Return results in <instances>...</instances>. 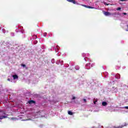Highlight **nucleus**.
Here are the masks:
<instances>
[{"mask_svg":"<svg viewBox=\"0 0 128 128\" xmlns=\"http://www.w3.org/2000/svg\"><path fill=\"white\" fill-rule=\"evenodd\" d=\"M6 118H8V114H6L4 112H2L0 116V120Z\"/></svg>","mask_w":128,"mask_h":128,"instance_id":"nucleus-1","label":"nucleus"},{"mask_svg":"<svg viewBox=\"0 0 128 128\" xmlns=\"http://www.w3.org/2000/svg\"><path fill=\"white\" fill-rule=\"evenodd\" d=\"M104 14L105 16H110V13L109 12H104Z\"/></svg>","mask_w":128,"mask_h":128,"instance_id":"nucleus-4","label":"nucleus"},{"mask_svg":"<svg viewBox=\"0 0 128 128\" xmlns=\"http://www.w3.org/2000/svg\"><path fill=\"white\" fill-rule=\"evenodd\" d=\"M81 6H84V8H94L86 5L81 4Z\"/></svg>","mask_w":128,"mask_h":128,"instance_id":"nucleus-2","label":"nucleus"},{"mask_svg":"<svg viewBox=\"0 0 128 128\" xmlns=\"http://www.w3.org/2000/svg\"><path fill=\"white\" fill-rule=\"evenodd\" d=\"M77 4H80L78 3H76Z\"/></svg>","mask_w":128,"mask_h":128,"instance_id":"nucleus-21","label":"nucleus"},{"mask_svg":"<svg viewBox=\"0 0 128 128\" xmlns=\"http://www.w3.org/2000/svg\"><path fill=\"white\" fill-rule=\"evenodd\" d=\"M30 104H34V100H30L28 102Z\"/></svg>","mask_w":128,"mask_h":128,"instance_id":"nucleus-8","label":"nucleus"},{"mask_svg":"<svg viewBox=\"0 0 128 128\" xmlns=\"http://www.w3.org/2000/svg\"><path fill=\"white\" fill-rule=\"evenodd\" d=\"M122 128V127H121V128Z\"/></svg>","mask_w":128,"mask_h":128,"instance_id":"nucleus-23","label":"nucleus"},{"mask_svg":"<svg viewBox=\"0 0 128 128\" xmlns=\"http://www.w3.org/2000/svg\"><path fill=\"white\" fill-rule=\"evenodd\" d=\"M76 98V97H73L72 100H74Z\"/></svg>","mask_w":128,"mask_h":128,"instance_id":"nucleus-16","label":"nucleus"},{"mask_svg":"<svg viewBox=\"0 0 128 128\" xmlns=\"http://www.w3.org/2000/svg\"><path fill=\"white\" fill-rule=\"evenodd\" d=\"M46 36V34H44V36Z\"/></svg>","mask_w":128,"mask_h":128,"instance_id":"nucleus-18","label":"nucleus"},{"mask_svg":"<svg viewBox=\"0 0 128 128\" xmlns=\"http://www.w3.org/2000/svg\"><path fill=\"white\" fill-rule=\"evenodd\" d=\"M120 9H121L120 8H117V10H120Z\"/></svg>","mask_w":128,"mask_h":128,"instance_id":"nucleus-13","label":"nucleus"},{"mask_svg":"<svg viewBox=\"0 0 128 128\" xmlns=\"http://www.w3.org/2000/svg\"><path fill=\"white\" fill-rule=\"evenodd\" d=\"M96 102H98V100H95V101H94V104H96Z\"/></svg>","mask_w":128,"mask_h":128,"instance_id":"nucleus-14","label":"nucleus"},{"mask_svg":"<svg viewBox=\"0 0 128 128\" xmlns=\"http://www.w3.org/2000/svg\"><path fill=\"white\" fill-rule=\"evenodd\" d=\"M106 104H108V103H106V102H102V106H106Z\"/></svg>","mask_w":128,"mask_h":128,"instance_id":"nucleus-7","label":"nucleus"},{"mask_svg":"<svg viewBox=\"0 0 128 128\" xmlns=\"http://www.w3.org/2000/svg\"><path fill=\"white\" fill-rule=\"evenodd\" d=\"M84 102H86V99H84Z\"/></svg>","mask_w":128,"mask_h":128,"instance_id":"nucleus-15","label":"nucleus"},{"mask_svg":"<svg viewBox=\"0 0 128 128\" xmlns=\"http://www.w3.org/2000/svg\"><path fill=\"white\" fill-rule=\"evenodd\" d=\"M68 114H70V116H72V112H70V111H68Z\"/></svg>","mask_w":128,"mask_h":128,"instance_id":"nucleus-9","label":"nucleus"},{"mask_svg":"<svg viewBox=\"0 0 128 128\" xmlns=\"http://www.w3.org/2000/svg\"><path fill=\"white\" fill-rule=\"evenodd\" d=\"M68 2H72V4H76V0H67Z\"/></svg>","mask_w":128,"mask_h":128,"instance_id":"nucleus-3","label":"nucleus"},{"mask_svg":"<svg viewBox=\"0 0 128 128\" xmlns=\"http://www.w3.org/2000/svg\"><path fill=\"white\" fill-rule=\"evenodd\" d=\"M21 66H23L24 68L26 67V64H22Z\"/></svg>","mask_w":128,"mask_h":128,"instance_id":"nucleus-11","label":"nucleus"},{"mask_svg":"<svg viewBox=\"0 0 128 128\" xmlns=\"http://www.w3.org/2000/svg\"><path fill=\"white\" fill-rule=\"evenodd\" d=\"M12 78L14 80H18V76L17 75H13Z\"/></svg>","mask_w":128,"mask_h":128,"instance_id":"nucleus-5","label":"nucleus"},{"mask_svg":"<svg viewBox=\"0 0 128 128\" xmlns=\"http://www.w3.org/2000/svg\"><path fill=\"white\" fill-rule=\"evenodd\" d=\"M104 4H106V5L108 6V4H106V2H104Z\"/></svg>","mask_w":128,"mask_h":128,"instance_id":"nucleus-17","label":"nucleus"},{"mask_svg":"<svg viewBox=\"0 0 128 128\" xmlns=\"http://www.w3.org/2000/svg\"><path fill=\"white\" fill-rule=\"evenodd\" d=\"M124 14H126V13H124Z\"/></svg>","mask_w":128,"mask_h":128,"instance_id":"nucleus-22","label":"nucleus"},{"mask_svg":"<svg viewBox=\"0 0 128 128\" xmlns=\"http://www.w3.org/2000/svg\"><path fill=\"white\" fill-rule=\"evenodd\" d=\"M122 108H126V110H128V106H124V107Z\"/></svg>","mask_w":128,"mask_h":128,"instance_id":"nucleus-12","label":"nucleus"},{"mask_svg":"<svg viewBox=\"0 0 128 128\" xmlns=\"http://www.w3.org/2000/svg\"><path fill=\"white\" fill-rule=\"evenodd\" d=\"M90 64H88L86 65V68H87V70H90V68H88V66H90Z\"/></svg>","mask_w":128,"mask_h":128,"instance_id":"nucleus-10","label":"nucleus"},{"mask_svg":"<svg viewBox=\"0 0 128 128\" xmlns=\"http://www.w3.org/2000/svg\"><path fill=\"white\" fill-rule=\"evenodd\" d=\"M116 78H120V75L117 74L116 76Z\"/></svg>","mask_w":128,"mask_h":128,"instance_id":"nucleus-6","label":"nucleus"},{"mask_svg":"<svg viewBox=\"0 0 128 128\" xmlns=\"http://www.w3.org/2000/svg\"><path fill=\"white\" fill-rule=\"evenodd\" d=\"M80 68L78 67L77 68H76V70H78Z\"/></svg>","mask_w":128,"mask_h":128,"instance_id":"nucleus-19","label":"nucleus"},{"mask_svg":"<svg viewBox=\"0 0 128 128\" xmlns=\"http://www.w3.org/2000/svg\"><path fill=\"white\" fill-rule=\"evenodd\" d=\"M8 80H9V81H10V79H9V78H8Z\"/></svg>","mask_w":128,"mask_h":128,"instance_id":"nucleus-20","label":"nucleus"}]
</instances>
